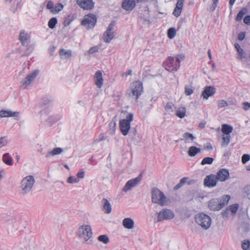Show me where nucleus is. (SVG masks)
<instances>
[{
    "label": "nucleus",
    "mask_w": 250,
    "mask_h": 250,
    "mask_svg": "<svg viewBox=\"0 0 250 250\" xmlns=\"http://www.w3.org/2000/svg\"><path fill=\"white\" fill-rule=\"evenodd\" d=\"M33 50V47L31 46L29 47L27 50L24 52V53L22 54V56H28L30 54L31 52H32Z\"/></svg>",
    "instance_id": "bf43d9fd"
},
{
    "label": "nucleus",
    "mask_w": 250,
    "mask_h": 250,
    "mask_svg": "<svg viewBox=\"0 0 250 250\" xmlns=\"http://www.w3.org/2000/svg\"><path fill=\"white\" fill-rule=\"evenodd\" d=\"M141 180V175L140 174L138 177L129 180L125 184L123 188V191L126 192L130 190L132 188L134 187L139 184Z\"/></svg>",
    "instance_id": "2eb2a0df"
},
{
    "label": "nucleus",
    "mask_w": 250,
    "mask_h": 250,
    "mask_svg": "<svg viewBox=\"0 0 250 250\" xmlns=\"http://www.w3.org/2000/svg\"><path fill=\"white\" fill-rule=\"evenodd\" d=\"M3 162L8 166L13 165V158L8 153H4L2 156Z\"/></svg>",
    "instance_id": "393cba45"
},
{
    "label": "nucleus",
    "mask_w": 250,
    "mask_h": 250,
    "mask_svg": "<svg viewBox=\"0 0 250 250\" xmlns=\"http://www.w3.org/2000/svg\"><path fill=\"white\" fill-rule=\"evenodd\" d=\"M215 176L217 181L224 182L229 178V173L228 170L222 168L217 172Z\"/></svg>",
    "instance_id": "f3484780"
},
{
    "label": "nucleus",
    "mask_w": 250,
    "mask_h": 250,
    "mask_svg": "<svg viewBox=\"0 0 250 250\" xmlns=\"http://www.w3.org/2000/svg\"><path fill=\"white\" fill-rule=\"evenodd\" d=\"M184 0H177L176 7L182 9L184 5Z\"/></svg>",
    "instance_id": "4d7b16f0"
},
{
    "label": "nucleus",
    "mask_w": 250,
    "mask_h": 250,
    "mask_svg": "<svg viewBox=\"0 0 250 250\" xmlns=\"http://www.w3.org/2000/svg\"><path fill=\"white\" fill-rule=\"evenodd\" d=\"M183 137V139H181V140H185V141H187L190 140L193 141L196 139V137L192 134L189 132H185L184 133Z\"/></svg>",
    "instance_id": "473e14b6"
},
{
    "label": "nucleus",
    "mask_w": 250,
    "mask_h": 250,
    "mask_svg": "<svg viewBox=\"0 0 250 250\" xmlns=\"http://www.w3.org/2000/svg\"><path fill=\"white\" fill-rule=\"evenodd\" d=\"M71 50H65L63 49L60 50V55L62 59H69L71 57Z\"/></svg>",
    "instance_id": "cd10ccee"
},
{
    "label": "nucleus",
    "mask_w": 250,
    "mask_h": 250,
    "mask_svg": "<svg viewBox=\"0 0 250 250\" xmlns=\"http://www.w3.org/2000/svg\"><path fill=\"white\" fill-rule=\"evenodd\" d=\"M214 161V159L212 157H205L201 161V164L202 165H211Z\"/></svg>",
    "instance_id": "f704fd0d"
},
{
    "label": "nucleus",
    "mask_w": 250,
    "mask_h": 250,
    "mask_svg": "<svg viewBox=\"0 0 250 250\" xmlns=\"http://www.w3.org/2000/svg\"><path fill=\"white\" fill-rule=\"evenodd\" d=\"M135 0H123L122 3V8L127 11H131L136 6Z\"/></svg>",
    "instance_id": "a211bd4d"
},
{
    "label": "nucleus",
    "mask_w": 250,
    "mask_h": 250,
    "mask_svg": "<svg viewBox=\"0 0 250 250\" xmlns=\"http://www.w3.org/2000/svg\"><path fill=\"white\" fill-rule=\"evenodd\" d=\"M228 105V104L227 101L221 100L217 101V106L218 108H221L224 107H226Z\"/></svg>",
    "instance_id": "de8ad7c7"
},
{
    "label": "nucleus",
    "mask_w": 250,
    "mask_h": 250,
    "mask_svg": "<svg viewBox=\"0 0 250 250\" xmlns=\"http://www.w3.org/2000/svg\"><path fill=\"white\" fill-rule=\"evenodd\" d=\"M98 240L104 244H107L109 242V239L106 235H101L99 236Z\"/></svg>",
    "instance_id": "a19ab883"
},
{
    "label": "nucleus",
    "mask_w": 250,
    "mask_h": 250,
    "mask_svg": "<svg viewBox=\"0 0 250 250\" xmlns=\"http://www.w3.org/2000/svg\"><path fill=\"white\" fill-rule=\"evenodd\" d=\"M39 73V70H36L27 76V77L21 82V87L22 89L26 88V87L31 84L35 78L38 76Z\"/></svg>",
    "instance_id": "f8f14e48"
},
{
    "label": "nucleus",
    "mask_w": 250,
    "mask_h": 250,
    "mask_svg": "<svg viewBox=\"0 0 250 250\" xmlns=\"http://www.w3.org/2000/svg\"><path fill=\"white\" fill-rule=\"evenodd\" d=\"M46 8L48 9H49L52 13V11L54 9V3L52 1L49 0L48 1L47 5H46Z\"/></svg>",
    "instance_id": "864d4df0"
},
{
    "label": "nucleus",
    "mask_w": 250,
    "mask_h": 250,
    "mask_svg": "<svg viewBox=\"0 0 250 250\" xmlns=\"http://www.w3.org/2000/svg\"><path fill=\"white\" fill-rule=\"evenodd\" d=\"M70 16L69 15L67 18H66L65 19V20L64 21V22H63V25L64 26H67L68 25H69V24H70V22H71V20H70Z\"/></svg>",
    "instance_id": "0e129e2a"
},
{
    "label": "nucleus",
    "mask_w": 250,
    "mask_h": 250,
    "mask_svg": "<svg viewBox=\"0 0 250 250\" xmlns=\"http://www.w3.org/2000/svg\"><path fill=\"white\" fill-rule=\"evenodd\" d=\"M221 130L224 135H229V134L232 132L233 127L230 125L224 124L222 126Z\"/></svg>",
    "instance_id": "bb28decb"
},
{
    "label": "nucleus",
    "mask_w": 250,
    "mask_h": 250,
    "mask_svg": "<svg viewBox=\"0 0 250 250\" xmlns=\"http://www.w3.org/2000/svg\"><path fill=\"white\" fill-rule=\"evenodd\" d=\"M229 199L230 196L228 195H223L220 198L212 199L208 202V208L211 210H219L228 203Z\"/></svg>",
    "instance_id": "f03ea898"
},
{
    "label": "nucleus",
    "mask_w": 250,
    "mask_h": 250,
    "mask_svg": "<svg viewBox=\"0 0 250 250\" xmlns=\"http://www.w3.org/2000/svg\"><path fill=\"white\" fill-rule=\"evenodd\" d=\"M216 92L215 88L212 86H206L203 91L201 96L207 100L209 97L213 96Z\"/></svg>",
    "instance_id": "6ab92c4d"
},
{
    "label": "nucleus",
    "mask_w": 250,
    "mask_h": 250,
    "mask_svg": "<svg viewBox=\"0 0 250 250\" xmlns=\"http://www.w3.org/2000/svg\"><path fill=\"white\" fill-rule=\"evenodd\" d=\"M143 92V83L140 81H135L131 83L130 89L127 91L128 96L137 100Z\"/></svg>",
    "instance_id": "20e7f679"
},
{
    "label": "nucleus",
    "mask_w": 250,
    "mask_h": 250,
    "mask_svg": "<svg viewBox=\"0 0 250 250\" xmlns=\"http://www.w3.org/2000/svg\"><path fill=\"white\" fill-rule=\"evenodd\" d=\"M186 108L185 107H179L176 111V115L181 119L184 118L186 116Z\"/></svg>",
    "instance_id": "c85d7f7f"
},
{
    "label": "nucleus",
    "mask_w": 250,
    "mask_h": 250,
    "mask_svg": "<svg viewBox=\"0 0 250 250\" xmlns=\"http://www.w3.org/2000/svg\"><path fill=\"white\" fill-rule=\"evenodd\" d=\"M184 58H185L184 55H183L182 54H180L177 55L175 59V61H176V62L177 63H179L180 64L181 62L183 60H184Z\"/></svg>",
    "instance_id": "8fccbe9b"
},
{
    "label": "nucleus",
    "mask_w": 250,
    "mask_h": 250,
    "mask_svg": "<svg viewBox=\"0 0 250 250\" xmlns=\"http://www.w3.org/2000/svg\"><path fill=\"white\" fill-rule=\"evenodd\" d=\"M123 225L127 229H132L134 227V222L130 218H125L123 220Z\"/></svg>",
    "instance_id": "5701e85b"
},
{
    "label": "nucleus",
    "mask_w": 250,
    "mask_h": 250,
    "mask_svg": "<svg viewBox=\"0 0 250 250\" xmlns=\"http://www.w3.org/2000/svg\"><path fill=\"white\" fill-rule=\"evenodd\" d=\"M182 10L180 8H177V7H175L174 10V11L173 12V14L176 17H178L180 16L181 15V11H182Z\"/></svg>",
    "instance_id": "603ef678"
},
{
    "label": "nucleus",
    "mask_w": 250,
    "mask_h": 250,
    "mask_svg": "<svg viewBox=\"0 0 250 250\" xmlns=\"http://www.w3.org/2000/svg\"><path fill=\"white\" fill-rule=\"evenodd\" d=\"M53 101L51 97H43L41 101L42 105H47L49 104Z\"/></svg>",
    "instance_id": "79ce46f5"
},
{
    "label": "nucleus",
    "mask_w": 250,
    "mask_h": 250,
    "mask_svg": "<svg viewBox=\"0 0 250 250\" xmlns=\"http://www.w3.org/2000/svg\"><path fill=\"white\" fill-rule=\"evenodd\" d=\"M79 181L80 180L79 179L73 176H69L67 180V182L69 184H77L78 183Z\"/></svg>",
    "instance_id": "a18cd8bd"
},
{
    "label": "nucleus",
    "mask_w": 250,
    "mask_h": 250,
    "mask_svg": "<svg viewBox=\"0 0 250 250\" xmlns=\"http://www.w3.org/2000/svg\"><path fill=\"white\" fill-rule=\"evenodd\" d=\"M245 36L246 33L245 32H242L238 34V39L239 41H242L245 39Z\"/></svg>",
    "instance_id": "680f3d73"
},
{
    "label": "nucleus",
    "mask_w": 250,
    "mask_h": 250,
    "mask_svg": "<svg viewBox=\"0 0 250 250\" xmlns=\"http://www.w3.org/2000/svg\"><path fill=\"white\" fill-rule=\"evenodd\" d=\"M243 107L245 110H248L250 108V103L247 102L243 103Z\"/></svg>",
    "instance_id": "052dcab7"
},
{
    "label": "nucleus",
    "mask_w": 250,
    "mask_h": 250,
    "mask_svg": "<svg viewBox=\"0 0 250 250\" xmlns=\"http://www.w3.org/2000/svg\"><path fill=\"white\" fill-rule=\"evenodd\" d=\"M35 183V180L32 175L24 177L20 182V194L24 196L29 193L32 191Z\"/></svg>",
    "instance_id": "f257e3e1"
},
{
    "label": "nucleus",
    "mask_w": 250,
    "mask_h": 250,
    "mask_svg": "<svg viewBox=\"0 0 250 250\" xmlns=\"http://www.w3.org/2000/svg\"><path fill=\"white\" fill-rule=\"evenodd\" d=\"M63 152L62 148L61 147H56L54 148L52 150L48 151L45 157L47 158H50L51 156H54L57 155H59L61 154Z\"/></svg>",
    "instance_id": "b1692460"
},
{
    "label": "nucleus",
    "mask_w": 250,
    "mask_h": 250,
    "mask_svg": "<svg viewBox=\"0 0 250 250\" xmlns=\"http://www.w3.org/2000/svg\"><path fill=\"white\" fill-rule=\"evenodd\" d=\"M115 23L113 21L111 22L108 25L106 31L103 35L104 42L106 43H110L114 38V33L113 32V27Z\"/></svg>",
    "instance_id": "9b49d317"
},
{
    "label": "nucleus",
    "mask_w": 250,
    "mask_h": 250,
    "mask_svg": "<svg viewBox=\"0 0 250 250\" xmlns=\"http://www.w3.org/2000/svg\"><path fill=\"white\" fill-rule=\"evenodd\" d=\"M174 216V213L171 210L164 208L158 213L157 219L158 222H162L164 220H171Z\"/></svg>",
    "instance_id": "9d476101"
},
{
    "label": "nucleus",
    "mask_w": 250,
    "mask_h": 250,
    "mask_svg": "<svg viewBox=\"0 0 250 250\" xmlns=\"http://www.w3.org/2000/svg\"><path fill=\"white\" fill-rule=\"evenodd\" d=\"M102 209L105 214H109L112 211L111 205L106 198H103L101 201Z\"/></svg>",
    "instance_id": "412c9836"
},
{
    "label": "nucleus",
    "mask_w": 250,
    "mask_h": 250,
    "mask_svg": "<svg viewBox=\"0 0 250 250\" xmlns=\"http://www.w3.org/2000/svg\"><path fill=\"white\" fill-rule=\"evenodd\" d=\"M223 142L221 146L222 147H226L228 146L230 142V135H223L222 136Z\"/></svg>",
    "instance_id": "2f4dec72"
},
{
    "label": "nucleus",
    "mask_w": 250,
    "mask_h": 250,
    "mask_svg": "<svg viewBox=\"0 0 250 250\" xmlns=\"http://www.w3.org/2000/svg\"><path fill=\"white\" fill-rule=\"evenodd\" d=\"M176 34V31L174 28H170L167 31V36L170 39L174 38Z\"/></svg>",
    "instance_id": "4c0bfd02"
},
{
    "label": "nucleus",
    "mask_w": 250,
    "mask_h": 250,
    "mask_svg": "<svg viewBox=\"0 0 250 250\" xmlns=\"http://www.w3.org/2000/svg\"><path fill=\"white\" fill-rule=\"evenodd\" d=\"M244 22L247 24V25H250V16L248 15L246 16L244 20H243Z\"/></svg>",
    "instance_id": "69168bd1"
},
{
    "label": "nucleus",
    "mask_w": 250,
    "mask_h": 250,
    "mask_svg": "<svg viewBox=\"0 0 250 250\" xmlns=\"http://www.w3.org/2000/svg\"><path fill=\"white\" fill-rule=\"evenodd\" d=\"M97 18L94 14H90L85 16L81 22V24L86 27L87 29L93 28L96 25Z\"/></svg>",
    "instance_id": "1a4fd4ad"
},
{
    "label": "nucleus",
    "mask_w": 250,
    "mask_h": 250,
    "mask_svg": "<svg viewBox=\"0 0 250 250\" xmlns=\"http://www.w3.org/2000/svg\"><path fill=\"white\" fill-rule=\"evenodd\" d=\"M133 115L132 113H129L126 115L125 119L120 121V129L124 136H126L128 133L130 129V123L133 119Z\"/></svg>",
    "instance_id": "39448f33"
},
{
    "label": "nucleus",
    "mask_w": 250,
    "mask_h": 250,
    "mask_svg": "<svg viewBox=\"0 0 250 250\" xmlns=\"http://www.w3.org/2000/svg\"><path fill=\"white\" fill-rule=\"evenodd\" d=\"M163 66L167 71L175 72L179 69L180 64L176 62L174 57H169L164 62Z\"/></svg>",
    "instance_id": "6e6552de"
},
{
    "label": "nucleus",
    "mask_w": 250,
    "mask_h": 250,
    "mask_svg": "<svg viewBox=\"0 0 250 250\" xmlns=\"http://www.w3.org/2000/svg\"><path fill=\"white\" fill-rule=\"evenodd\" d=\"M100 47H101V45H98V46H95L92 47L89 49L88 53L89 54H93L94 53L98 52Z\"/></svg>",
    "instance_id": "09e8293b"
},
{
    "label": "nucleus",
    "mask_w": 250,
    "mask_h": 250,
    "mask_svg": "<svg viewBox=\"0 0 250 250\" xmlns=\"http://www.w3.org/2000/svg\"><path fill=\"white\" fill-rule=\"evenodd\" d=\"M205 186L208 188H213L216 186L217 180L214 174H210L206 176L204 181Z\"/></svg>",
    "instance_id": "4468645a"
},
{
    "label": "nucleus",
    "mask_w": 250,
    "mask_h": 250,
    "mask_svg": "<svg viewBox=\"0 0 250 250\" xmlns=\"http://www.w3.org/2000/svg\"><path fill=\"white\" fill-rule=\"evenodd\" d=\"M247 10L246 8H242L237 14L235 20L236 21H240L244 15L247 13Z\"/></svg>",
    "instance_id": "72a5a7b5"
},
{
    "label": "nucleus",
    "mask_w": 250,
    "mask_h": 250,
    "mask_svg": "<svg viewBox=\"0 0 250 250\" xmlns=\"http://www.w3.org/2000/svg\"><path fill=\"white\" fill-rule=\"evenodd\" d=\"M84 174H85V172L84 171L77 173V178H78L79 179L83 178L84 177Z\"/></svg>",
    "instance_id": "338daca9"
},
{
    "label": "nucleus",
    "mask_w": 250,
    "mask_h": 250,
    "mask_svg": "<svg viewBox=\"0 0 250 250\" xmlns=\"http://www.w3.org/2000/svg\"><path fill=\"white\" fill-rule=\"evenodd\" d=\"M229 208H227L225 210H223L222 212V215L224 218H227L229 215Z\"/></svg>",
    "instance_id": "e2e57ef3"
},
{
    "label": "nucleus",
    "mask_w": 250,
    "mask_h": 250,
    "mask_svg": "<svg viewBox=\"0 0 250 250\" xmlns=\"http://www.w3.org/2000/svg\"><path fill=\"white\" fill-rule=\"evenodd\" d=\"M19 111H12L11 110H1L0 111V118H6L10 117H16L19 115Z\"/></svg>",
    "instance_id": "4be33fe9"
},
{
    "label": "nucleus",
    "mask_w": 250,
    "mask_h": 250,
    "mask_svg": "<svg viewBox=\"0 0 250 250\" xmlns=\"http://www.w3.org/2000/svg\"><path fill=\"white\" fill-rule=\"evenodd\" d=\"M92 229L90 225H83L81 226L78 229L79 237L85 242L87 241L92 237Z\"/></svg>",
    "instance_id": "0eeeda50"
},
{
    "label": "nucleus",
    "mask_w": 250,
    "mask_h": 250,
    "mask_svg": "<svg viewBox=\"0 0 250 250\" xmlns=\"http://www.w3.org/2000/svg\"><path fill=\"white\" fill-rule=\"evenodd\" d=\"M57 19L55 17L52 18L48 21V26L51 29H54L57 23Z\"/></svg>",
    "instance_id": "c9c22d12"
},
{
    "label": "nucleus",
    "mask_w": 250,
    "mask_h": 250,
    "mask_svg": "<svg viewBox=\"0 0 250 250\" xmlns=\"http://www.w3.org/2000/svg\"><path fill=\"white\" fill-rule=\"evenodd\" d=\"M151 199L154 203L160 206H164L167 204L166 196L164 193L157 188H153L151 189Z\"/></svg>",
    "instance_id": "7ed1b4c3"
},
{
    "label": "nucleus",
    "mask_w": 250,
    "mask_h": 250,
    "mask_svg": "<svg viewBox=\"0 0 250 250\" xmlns=\"http://www.w3.org/2000/svg\"><path fill=\"white\" fill-rule=\"evenodd\" d=\"M235 48L237 50L238 53L239 54L238 59H242L246 58V55L244 50L241 48L240 46L238 43H235Z\"/></svg>",
    "instance_id": "c756f323"
},
{
    "label": "nucleus",
    "mask_w": 250,
    "mask_h": 250,
    "mask_svg": "<svg viewBox=\"0 0 250 250\" xmlns=\"http://www.w3.org/2000/svg\"><path fill=\"white\" fill-rule=\"evenodd\" d=\"M94 80L95 84L99 88H101L103 85V78L102 72L101 70L96 71L94 75Z\"/></svg>",
    "instance_id": "aec40b11"
},
{
    "label": "nucleus",
    "mask_w": 250,
    "mask_h": 250,
    "mask_svg": "<svg viewBox=\"0 0 250 250\" xmlns=\"http://www.w3.org/2000/svg\"><path fill=\"white\" fill-rule=\"evenodd\" d=\"M63 6L61 3H57V5L54 6V9L52 11L53 14H56L61 11L63 9Z\"/></svg>",
    "instance_id": "ea45409f"
},
{
    "label": "nucleus",
    "mask_w": 250,
    "mask_h": 250,
    "mask_svg": "<svg viewBox=\"0 0 250 250\" xmlns=\"http://www.w3.org/2000/svg\"><path fill=\"white\" fill-rule=\"evenodd\" d=\"M173 104L171 102L167 103L165 106V109L167 112L170 113L173 111Z\"/></svg>",
    "instance_id": "c03bdc74"
},
{
    "label": "nucleus",
    "mask_w": 250,
    "mask_h": 250,
    "mask_svg": "<svg viewBox=\"0 0 250 250\" xmlns=\"http://www.w3.org/2000/svg\"><path fill=\"white\" fill-rule=\"evenodd\" d=\"M242 248L244 250H250V241L249 240H244L242 242Z\"/></svg>",
    "instance_id": "e433bc0d"
},
{
    "label": "nucleus",
    "mask_w": 250,
    "mask_h": 250,
    "mask_svg": "<svg viewBox=\"0 0 250 250\" xmlns=\"http://www.w3.org/2000/svg\"><path fill=\"white\" fill-rule=\"evenodd\" d=\"M19 39L24 46H27L30 42V36L25 30H22L20 32Z\"/></svg>",
    "instance_id": "dca6fc26"
},
{
    "label": "nucleus",
    "mask_w": 250,
    "mask_h": 250,
    "mask_svg": "<svg viewBox=\"0 0 250 250\" xmlns=\"http://www.w3.org/2000/svg\"><path fill=\"white\" fill-rule=\"evenodd\" d=\"M193 93V89L191 86L186 85L185 87V93L187 96H189Z\"/></svg>",
    "instance_id": "49530a36"
},
{
    "label": "nucleus",
    "mask_w": 250,
    "mask_h": 250,
    "mask_svg": "<svg viewBox=\"0 0 250 250\" xmlns=\"http://www.w3.org/2000/svg\"><path fill=\"white\" fill-rule=\"evenodd\" d=\"M245 192L246 194V197L249 200H250V186L249 187H246L245 188Z\"/></svg>",
    "instance_id": "13d9d810"
},
{
    "label": "nucleus",
    "mask_w": 250,
    "mask_h": 250,
    "mask_svg": "<svg viewBox=\"0 0 250 250\" xmlns=\"http://www.w3.org/2000/svg\"><path fill=\"white\" fill-rule=\"evenodd\" d=\"M250 159V156L249 154H245L242 156V163L244 164H246Z\"/></svg>",
    "instance_id": "3c124183"
},
{
    "label": "nucleus",
    "mask_w": 250,
    "mask_h": 250,
    "mask_svg": "<svg viewBox=\"0 0 250 250\" xmlns=\"http://www.w3.org/2000/svg\"><path fill=\"white\" fill-rule=\"evenodd\" d=\"M77 4L84 10H92L94 6L93 0H76Z\"/></svg>",
    "instance_id": "ddd939ff"
},
{
    "label": "nucleus",
    "mask_w": 250,
    "mask_h": 250,
    "mask_svg": "<svg viewBox=\"0 0 250 250\" xmlns=\"http://www.w3.org/2000/svg\"><path fill=\"white\" fill-rule=\"evenodd\" d=\"M18 5L19 4L17 3L16 6H14L11 7L10 10L13 13H15L17 11Z\"/></svg>",
    "instance_id": "774afa93"
},
{
    "label": "nucleus",
    "mask_w": 250,
    "mask_h": 250,
    "mask_svg": "<svg viewBox=\"0 0 250 250\" xmlns=\"http://www.w3.org/2000/svg\"><path fill=\"white\" fill-rule=\"evenodd\" d=\"M195 219L196 223L204 229H207L210 227L211 219L205 213H201L196 215Z\"/></svg>",
    "instance_id": "423d86ee"
},
{
    "label": "nucleus",
    "mask_w": 250,
    "mask_h": 250,
    "mask_svg": "<svg viewBox=\"0 0 250 250\" xmlns=\"http://www.w3.org/2000/svg\"><path fill=\"white\" fill-rule=\"evenodd\" d=\"M186 181V178H183L182 179H181L180 181V182L174 187V190H177L180 188H181L185 184Z\"/></svg>",
    "instance_id": "37998d69"
},
{
    "label": "nucleus",
    "mask_w": 250,
    "mask_h": 250,
    "mask_svg": "<svg viewBox=\"0 0 250 250\" xmlns=\"http://www.w3.org/2000/svg\"><path fill=\"white\" fill-rule=\"evenodd\" d=\"M106 138L107 136H104L103 134H101L99 136L98 139L95 140L94 142L96 143L100 141H103L106 140Z\"/></svg>",
    "instance_id": "5fc2aeb1"
},
{
    "label": "nucleus",
    "mask_w": 250,
    "mask_h": 250,
    "mask_svg": "<svg viewBox=\"0 0 250 250\" xmlns=\"http://www.w3.org/2000/svg\"><path fill=\"white\" fill-rule=\"evenodd\" d=\"M200 151L201 149L200 148L197 147L195 146H191L189 147L188 153L189 156L194 157Z\"/></svg>",
    "instance_id": "a878e982"
},
{
    "label": "nucleus",
    "mask_w": 250,
    "mask_h": 250,
    "mask_svg": "<svg viewBox=\"0 0 250 250\" xmlns=\"http://www.w3.org/2000/svg\"><path fill=\"white\" fill-rule=\"evenodd\" d=\"M238 207L239 205L237 204H235L229 206L228 207V208H229V212H231L233 214H235L238 209Z\"/></svg>",
    "instance_id": "58836bf2"
},
{
    "label": "nucleus",
    "mask_w": 250,
    "mask_h": 250,
    "mask_svg": "<svg viewBox=\"0 0 250 250\" xmlns=\"http://www.w3.org/2000/svg\"><path fill=\"white\" fill-rule=\"evenodd\" d=\"M7 143L6 138L4 137L0 138V148L6 145Z\"/></svg>",
    "instance_id": "6e6d98bb"
},
{
    "label": "nucleus",
    "mask_w": 250,
    "mask_h": 250,
    "mask_svg": "<svg viewBox=\"0 0 250 250\" xmlns=\"http://www.w3.org/2000/svg\"><path fill=\"white\" fill-rule=\"evenodd\" d=\"M116 130V121L112 120L109 124V129L108 132L110 134L113 135L115 133Z\"/></svg>",
    "instance_id": "7c9ffc66"
}]
</instances>
